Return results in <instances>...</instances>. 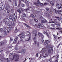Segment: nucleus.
I'll list each match as a JSON object with an SVG mask.
<instances>
[{"instance_id":"f257e3e1","label":"nucleus","mask_w":62,"mask_h":62,"mask_svg":"<svg viewBox=\"0 0 62 62\" xmlns=\"http://www.w3.org/2000/svg\"><path fill=\"white\" fill-rule=\"evenodd\" d=\"M18 37H19L21 39H20V43H23L24 42V41L22 39V38H24V34L23 33H22L21 34L18 35Z\"/></svg>"},{"instance_id":"f03ea898","label":"nucleus","mask_w":62,"mask_h":62,"mask_svg":"<svg viewBox=\"0 0 62 62\" xmlns=\"http://www.w3.org/2000/svg\"><path fill=\"white\" fill-rule=\"evenodd\" d=\"M14 58L15 59V61H18L19 59V56L18 55V54L15 55L13 57V59H14Z\"/></svg>"},{"instance_id":"7ed1b4c3","label":"nucleus","mask_w":62,"mask_h":62,"mask_svg":"<svg viewBox=\"0 0 62 62\" xmlns=\"http://www.w3.org/2000/svg\"><path fill=\"white\" fill-rule=\"evenodd\" d=\"M37 2L38 3H36L35 4V5H36V6H39V5H40V6H43V4L41 3H40V2L39 1V0H38ZM39 3H40V4H39Z\"/></svg>"},{"instance_id":"20e7f679","label":"nucleus","mask_w":62,"mask_h":62,"mask_svg":"<svg viewBox=\"0 0 62 62\" xmlns=\"http://www.w3.org/2000/svg\"><path fill=\"white\" fill-rule=\"evenodd\" d=\"M13 18V19H12V21L13 22L15 21V19H17V15H16L15 17H14V15H13L12 16Z\"/></svg>"},{"instance_id":"39448f33","label":"nucleus","mask_w":62,"mask_h":62,"mask_svg":"<svg viewBox=\"0 0 62 62\" xmlns=\"http://www.w3.org/2000/svg\"><path fill=\"white\" fill-rule=\"evenodd\" d=\"M44 25L43 24L41 23H40L38 24V27L39 28L40 27H42Z\"/></svg>"},{"instance_id":"423d86ee","label":"nucleus","mask_w":62,"mask_h":62,"mask_svg":"<svg viewBox=\"0 0 62 62\" xmlns=\"http://www.w3.org/2000/svg\"><path fill=\"white\" fill-rule=\"evenodd\" d=\"M38 35L40 37L43 38L44 37V36L40 32H39L38 34Z\"/></svg>"},{"instance_id":"0eeeda50","label":"nucleus","mask_w":62,"mask_h":62,"mask_svg":"<svg viewBox=\"0 0 62 62\" xmlns=\"http://www.w3.org/2000/svg\"><path fill=\"white\" fill-rule=\"evenodd\" d=\"M29 23L30 24H32L34 23V21L32 19H31L29 21Z\"/></svg>"},{"instance_id":"6e6552de","label":"nucleus","mask_w":62,"mask_h":62,"mask_svg":"<svg viewBox=\"0 0 62 62\" xmlns=\"http://www.w3.org/2000/svg\"><path fill=\"white\" fill-rule=\"evenodd\" d=\"M44 44L46 45V47L47 48H51V46H49V47H48V43H47L46 41L44 43Z\"/></svg>"},{"instance_id":"1a4fd4ad","label":"nucleus","mask_w":62,"mask_h":62,"mask_svg":"<svg viewBox=\"0 0 62 62\" xmlns=\"http://www.w3.org/2000/svg\"><path fill=\"white\" fill-rule=\"evenodd\" d=\"M38 32V31H37L36 30H34L32 32L33 34H35V36H36L37 35V33Z\"/></svg>"},{"instance_id":"9d476101","label":"nucleus","mask_w":62,"mask_h":62,"mask_svg":"<svg viewBox=\"0 0 62 62\" xmlns=\"http://www.w3.org/2000/svg\"><path fill=\"white\" fill-rule=\"evenodd\" d=\"M18 39V37H16V38L15 39L13 43H15L17 42V40Z\"/></svg>"},{"instance_id":"9b49d317","label":"nucleus","mask_w":62,"mask_h":62,"mask_svg":"<svg viewBox=\"0 0 62 62\" xmlns=\"http://www.w3.org/2000/svg\"><path fill=\"white\" fill-rule=\"evenodd\" d=\"M11 24L12 25V26L13 27H14V26L15 25V23H14V22H12L11 23Z\"/></svg>"},{"instance_id":"f8f14e48","label":"nucleus","mask_w":62,"mask_h":62,"mask_svg":"<svg viewBox=\"0 0 62 62\" xmlns=\"http://www.w3.org/2000/svg\"><path fill=\"white\" fill-rule=\"evenodd\" d=\"M5 44V43L3 42H1L0 43V45L2 46V45H4Z\"/></svg>"},{"instance_id":"ddd939ff","label":"nucleus","mask_w":62,"mask_h":62,"mask_svg":"<svg viewBox=\"0 0 62 62\" xmlns=\"http://www.w3.org/2000/svg\"><path fill=\"white\" fill-rule=\"evenodd\" d=\"M31 37H30V36L28 39L25 40V41H29V40H31Z\"/></svg>"},{"instance_id":"4468645a","label":"nucleus","mask_w":62,"mask_h":62,"mask_svg":"<svg viewBox=\"0 0 62 62\" xmlns=\"http://www.w3.org/2000/svg\"><path fill=\"white\" fill-rule=\"evenodd\" d=\"M45 53V55L47 57V56H48V55L49 54H48V53L47 52H46V51H45L44 52Z\"/></svg>"},{"instance_id":"2eb2a0df","label":"nucleus","mask_w":62,"mask_h":62,"mask_svg":"<svg viewBox=\"0 0 62 62\" xmlns=\"http://www.w3.org/2000/svg\"><path fill=\"white\" fill-rule=\"evenodd\" d=\"M27 35L28 36L30 37V33L29 31H27Z\"/></svg>"},{"instance_id":"dca6fc26","label":"nucleus","mask_w":62,"mask_h":62,"mask_svg":"<svg viewBox=\"0 0 62 62\" xmlns=\"http://www.w3.org/2000/svg\"><path fill=\"white\" fill-rule=\"evenodd\" d=\"M21 4V1L19 0L18 5L17 6L18 7H20Z\"/></svg>"},{"instance_id":"f3484780","label":"nucleus","mask_w":62,"mask_h":62,"mask_svg":"<svg viewBox=\"0 0 62 62\" xmlns=\"http://www.w3.org/2000/svg\"><path fill=\"white\" fill-rule=\"evenodd\" d=\"M49 2L50 4H51V5H52V6H54V3H53V2L52 1H50Z\"/></svg>"},{"instance_id":"a211bd4d","label":"nucleus","mask_w":62,"mask_h":62,"mask_svg":"<svg viewBox=\"0 0 62 62\" xmlns=\"http://www.w3.org/2000/svg\"><path fill=\"white\" fill-rule=\"evenodd\" d=\"M15 4V6H17V1L16 0H14Z\"/></svg>"},{"instance_id":"6ab92c4d","label":"nucleus","mask_w":62,"mask_h":62,"mask_svg":"<svg viewBox=\"0 0 62 62\" xmlns=\"http://www.w3.org/2000/svg\"><path fill=\"white\" fill-rule=\"evenodd\" d=\"M30 16L31 17H32V18H34V17H35V16L34 15H33V14L31 15Z\"/></svg>"},{"instance_id":"aec40b11","label":"nucleus","mask_w":62,"mask_h":62,"mask_svg":"<svg viewBox=\"0 0 62 62\" xmlns=\"http://www.w3.org/2000/svg\"><path fill=\"white\" fill-rule=\"evenodd\" d=\"M61 10H58L57 11V13L58 14H59L60 13V12H61Z\"/></svg>"},{"instance_id":"412c9836","label":"nucleus","mask_w":62,"mask_h":62,"mask_svg":"<svg viewBox=\"0 0 62 62\" xmlns=\"http://www.w3.org/2000/svg\"><path fill=\"white\" fill-rule=\"evenodd\" d=\"M43 20H41V22L42 23H46L45 21L43 19Z\"/></svg>"},{"instance_id":"4be33fe9","label":"nucleus","mask_w":62,"mask_h":62,"mask_svg":"<svg viewBox=\"0 0 62 62\" xmlns=\"http://www.w3.org/2000/svg\"><path fill=\"white\" fill-rule=\"evenodd\" d=\"M18 48L19 47H18L17 46L15 48V49L16 50H19V49Z\"/></svg>"},{"instance_id":"5701e85b","label":"nucleus","mask_w":62,"mask_h":62,"mask_svg":"<svg viewBox=\"0 0 62 62\" xmlns=\"http://www.w3.org/2000/svg\"><path fill=\"white\" fill-rule=\"evenodd\" d=\"M43 5H44L46 6V5H48V3L46 2H45L43 3Z\"/></svg>"},{"instance_id":"b1692460","label":"nucleus","mask_w":62,"mask_h":62,"mask_svg":"<svg viewBox=\"0 0 62 62\" xmlns=\"http://www.w3.org/2000/svg\"><path fill=\"white\" fill-rule=\"evenodd\" d=\"M19 31L18 30H17V28H16L15 31V33H17L18 31Z\"/></svg>"},{"instance_id":"393cba45","label":"nucleus","mask_w":62,"mask_h":62,"mask_svg":"<svg viewBox=\"0 0 62 62\" xmlns=\"http://www.w3.org/2000/svg\"><path fill=\"white\" fill-rule=\"evenodd\" d=\"M22 52L23 53H25L26 52V50L25 49H23V50Z\"/></svg>"},{"instance_id":"a878e982","label":"nucleus","mask_w":62,"mask_h":62,"mask_svg":"<svg viewBox=\"0 0 62 62\" xmlns=\"http://www.w3.org/2000/svg\"><path fill=\"white\" fill-rule=\"evenodd\" d=\"M4 8H5V5H3L1 8L2 10H3V9Z\"/></svg>"},{"instance_id":"bb28decb","label":"nucleus","mask_w":62,"mask_h":62,"mask_svg":"<svg viewBox=\"0 0 62 62\" xmlns=\"http://www.w3.org/2000/svg\"><path fill=\"white\" fill-rule=\"evenodd\" d=\"M23 16L25 17V16H26V15H25V14L24 13H23Z\"/></svg>"},{"instance_id":"cd10ccee","label":"nucleus","mask_w":62,"mask_h":62,"mask_svg":"<svg viewBox=\"0 0 62 62\" xmlns=\"http://www.w3.org/2000/svg\"><path fill=\"white\" fill-rule=\"evenodd\" d=\"M6 21L7 22H9V20L8 18L6 19Z\"/></svg>"},{"instance_id":"c85d7f7f","label":"nucleus","mask_w":62,"mask_h":62,"mask_svg":"<svg viewBox=\"0 0 62 62\" xmlns=\"http://www.w3.org/2000/svg\"><path fill=\"white\" fill-rule=\"evenodd\" d=\"M32 25H33V26L35 27H38V25L36 24H35V25H33V24Z\"/></svg>"},{"instance_id":"c756f323","label":"nucleus","mask_w":62,"mask_h":62,"mask_svg":"<svg viewBox=\"0 0 62 62\" xmlns=\"http://www.w3.org/2000/svg\"><path fill=\"white\" fill-rule=\"evenodd\" d=\"M56 6L58 8L59 7L60 5L58 3H57L56 4Z\"/></svg>"},{"instance_id":"7c9ffc66","label":"nucleus","mask_w":62,"mask_h":62,"mask_svg":"<svg viewBox=\"0 0 62 62\" xmlns=\"http://www.w3.org/2000/svg\"><path fill=\"white\" fill-rule=\"evenodd\" d=\"M34 20L35 22L36 23H37V22H38V21L36 19H34Z\"/></svg>"},{"instance_id":"2f4dec72","label":"nucleus","mask_w":62,"mask_h":62,"mask_svg":"<svg viewBox=\"0 0 62 62\" xmlns=\"http://www.w3.org/2000/svg\"><path fill=\"white\" fill-rule=\"evenodd\" d=\"M48 52L49 54H50V53H51V49H49L48 50Z\"/></svg>"},{"instance_id":"473e14b6","label":"nucleus","mask_w":62,"mask_h":62,"mask_svg":"<svg viewBox=\"0 0 62 62\" xmlns=\"http://www.w3.org/2000/svg\"><path fill=\"white\" fill-rule=\"evenodd\" d=\"M58 57H59V55H57L56 56V58H58Z\"/></svg>"},{"instance_id":"72a5a7b5","label":"nucleus","mask_w":62,"mask_h":62,"mask_svg":"<svg viewBox=\"0 0 62 62\" xmlns=\"http://www.w3.org/2000/svg\"><path fill=\"white\" fill-rule=\"evenodd\" d=\"M9 27L10 28H11V27H13L12 25L10 24L9 25Z\"/></svg>"},{"instance_id":"f704fd0d","label":"nucleus","mask_w":62,"mask_h":62,"mask_svg":"<svg viewBox=\"0 0 62 62\" xmlns=\"http://www.w3.org/2000/svg\"><path fill=\"white\" fill-rule=\"evenodd\" d=\"M46 34L48 37V38H50V36H49V34H48V33H46Z\"/></svg>"},{"instance_id":"c9c22d12","label":"nucleus","mask_w":62,"mask_h":62,"mask_svg":"<svg viewBox=\"0 0 62 62\" xmlns=\"http://www.w3.org/2000/svg\"><path fill=\"white\" fill-rule=\"evenodd\" d=\"M21 6L22 7H23L24 6V5L22 3L21 4Z\"/></svg>"},{"instance_id":"e433bc0d","label":"nucleus","mask_w":62,"mask_h":62,"mask_svg":"<svg viewBox=\"0 0 62 62\" xmlns=\"http://www.w3.org/2000/svg\"><path fill=\"white\" fill-rule=\"evenodd\" d=\"M4 35L5 36H7V32H6V31L4 32Z\"/></svg>"},{"instance_id":"4c0bfd02","label":"nucleus","mask_w":62,"mask_h":62,"mask_svg":"<svg viewBox=\"0 0 62 62\" xmlns=\"http://www.w3.org/2000/svg\"><path fill=\"white\" fill-rule=\"evenodd\" d=\"M39 17L40 18V19H43V17H42V16H39Z\"/></svg>"},{"instance_id":"58836bf2","label":"nucleus","mask_w":62,"mask_h":62,"mask_svg":"<svg viewBox=\"0 0 62 62\" xmlns=\"http://www.w3.org/2000/svg\"><path fill=\"white\" fill-rule=\"evenodd\" d=\"M11 12L12 13H13L14 12V11H13V9H11Z\"/></svg>"},{"instance_id":"ea45409f","label":"nucleus","mask_w":62,"mask_h":62,"mask_svg":"<svg viewBox=\"0 0 62 62\" xmlns=\"http://www.w3.org/2000/svg\"><path fill=\"white\" fill-rule=\"evenodd\" d=\"M51 25L52 26H53V27H54V26H55V25H54L53 24H51Z\"/></svg>"},{"instance_id":"a19ab883","label":"nucleus","mask_w":62,"mask_h":62,"mask_svg":"<svg viewBox=\"0 0 62 62\" xmlns=\"http://www.w3.org/2000/svg\"><path fill=\"white\" fill-rule=\"evenodd\" d=\"M21 0L22 1H23V2H24L25 3L26 2V1H25V0Z\"/></svg>"},{"instance_id":"79ce46f5","label":"nucleus","mask_w":62,"mask_h":62,"mask_svg":"<svg viewBox=\"0 0 62 62\" xmlns=\"http://www.w3.org/2000/svg\"><path fill=\"white\" fill-rule=\"evenodd\" d=\"M37 45L38 47H39V43H37Z\"/></svg>"},{"instance_id":"37998d69","label":"nucleus","mask_w":62,"mask_h":62,"mask_svg":"<svg viewBox=\"0 0 62 62\" xmlns=\"http://www.w3.org/2000/svg\"><path fill=\"white\" fill-rule=\"evenodd\" d=\"M46 10L47 11H49V9L48 8H46Z\"/></svg>"},{"instance_id":"c03bdc74","label":"nucleus","mask_w":62,"mask_h":62,"mask_svg":"<svg viewBox=\"0 0 62 62\" xmlns=\"http://www.w3.org/2000/svg\"><path fill=\"white\" fill-rule=\"evenodd\" d=\"M46 42L47 43H50V41L49 40L46 41Z\"/></svg>"},{"instance_id":"a18cd8bd","label":"nucleus","mask_w":62,"mask_h":62,"mask_svg":"<svg viewBox=\"0 0 62 62\" xmlns=\"http://www.w3.org/2000/svg\"><path fill=\"white\" fill-rule=\"evenodd\" d=\"M7 11L8 13H9V12L10 11L8 10H7Z\"/></svg>"},{"instance_id":"49530a36","label":"nucleus","mask_w":62,"mask_h":62,"mask_svg":"<svg viewBox=\"0 0 62 62\" xmlns=\"http://www.w3.org/2000/svg\"><path fill=\"white\" fill-rule=\"evenodd\" d=\"M9 20L12 19V18H11V16H9Z\"/></svg>"},{"instance_id":"de8ad7c7","label":"nucleus","mask_w":62,"mask_h":62,"mask_svg":"<svg viewBox=\"0 0 62 62\" xmlns=\"http://www.w3.org/2000/svg\"><path fill=\"white\" fill-rule=\"evenodd\" d=\"M13 40V39H12V38H10V41H12Z\"/></svg>"},{"instance_id":"09e8293b","label":"nucleus","mask_w":62,"mask_h":62,"mask_svg":"<svg viewBox=\"0 0 62 62\" xmlns=\"http://www.w3.org/2000/svg\"><path fill=\"white\" fill-rule=\"evenodd\" d=\"M0 31H1V32L3 31V29L2 28H1L0 29Z\"/></svg>"},{"instance_id":"8fccbe9b","label":"nucleus","mask_w":62,"mask_h":62,"mask_svg":"<svg viewBox=\"0 0 62 62\" xmlns=\"http://www.w3.org/2000/svg\"><path fill=\"white\" fill-rule=\"evenodd\" d=\"M5 9H6V10H8V7H5Z\"/></svg>"},{"instance_id":"3c124183","label":"nucleus","mask_w":62,"mask_h":62,"mask_svg":"<svg viewBox=\"0 0 62 62\" xmlns=\"http://www.w3.org/2000/svg\"><path fill=\"white\" fill-rule=\"evenodd\" d=\"M53 36H54V38H55V39H56V37L55 36V35H53Z\"/></svg>"},{"instance_id":"603ef678","label":"nucleus","mask_w":62,"mask_h":62,"mask_svg":"<svg viewBox=\"0 0 62 62\" xmlns=\"http://www.w3.org/2000/svg\"><path fill=\"white\" fill-rule=\"evenodd\" d=\"M41 40L43 42H44V40H43V39L42 38L41 39Z\"/></svg>"},{"instance_id":"864d4df0","label":"nucleus","mask_w":62,"mask_h":62,"mask_svg":"<svg viewBox=\"0 0 62 62\" xmlns=\"http://www.w3.org/2000/svg\"><path fill=\"white\" fill-rule=\"evenodd\" d=\"M38 54H39V53H37L36 54V56H37V57H38Z\"/></svg>"},{"instance_id":"5fc2aeb1","label":"nucleus","mask_w":62,"mask_h":62,"mask_svg":"<svg viewBox=\"0 0 62 62\" xmlns=\"http://www.w3.org/2000/svg\"><path fill=\"white\" fill-rule=\"evenodd\" d=\"M25 25L27 27H29V26H28V25H27L26 24H25Z\"/></svg>"},{"instance_id":"6e6d98bb","label":"nucleus","mask_w":62,"mask_h":62,"mask_svg":"<svg viewBox=\"0 0 62 62\" xmlns=\"http://www.w3.org/2000/svg\"><path fill=\"white\" fill-rule=\"evenodd\" d=\"M50 28L51 29H52V30H54V29H55V28Z\"/></svg>"},{"instance_id":"4d7b16f0","label":"nucleus","mask_w":62,"mask_h":62,"mask_svg":"<svg viewBox=\"0 0 62 62\" xmlns=\"http://www.w3.org/2000/svg\"><path fill=\"white\" fill-rule=\"evenodd\" d=\"M51 62V59H50L48 61V62Z\"/></svg>"},{"instance_id":"13d9d810","label":"nucleus","mask_w":62,"mask_h":62,"mask_svg":"<svg viewBox=\"0 0 62 62\" xmlns=\"http://www.w3.org/2000/svg\"><path fill=\"white\" fill-rule=\"evenodd\" d=\"M54 62H58V60H55Z\"/></svg>"},{"instance_id":"bf43d9fd","label":"nucleus","mask_w":62,"mask_h":62,"mask_svg":"<svg viewBox=\"0 0 62 62\" xmlns=\"http://www.w3.org/2000/svg\"><path fill=\"white\" fill-rule=\"evenodd\" d=\"M17 11H18V12H19V13H21V11H20V10H17Z\"/></svg>"},{"instance_id":"052dcab7","label":"nucleus","mask_w":62,"mask_h":62,"mask_svg":"<svg viewBox=\"0 0 62 62\" xmlns=\"http://www.w3.org/2000/svg\"><path fill=\"white\" fill-rule=\"evenodd\" d=\"M34 43L35 45H36V44H37V42L36 41H35Z\"/></svg>"},{"instance_id":"680f3d73","label":"nucleus","mask_w":62,"mask_h":62,"mask_svg":"<svg viewBox=\"0 0 62 62\" xmlns=\"http://www.w3.org/2000/svg\"><path fill=\"white\" fill-rule=\"evenodd\" d=\"M62 19L61 18H59L58 20L59 21H60V20H62Z\"/></svg>"},{"instance_id":"e2e57ef3","label":"nucleus","mask_w":62,"mask_h":62,"mask_svg":"<svg viewBox=\"0 0 62 62\" xmlns=\"http://www.w3.org/2000/svg\"><path fill=\"white\" fill-rule=\"evenodd\" d=\"M20 41H18V43H17V44H20Z\"/></svg>"},{"instance_id":"0e129e2a","label":"nucleus","mask_w":62,"mask_h":62,"mask_svg":"<svg viewBox=\"0 0 62 62\" xmlns=\"http://www.w3.org/2000/svg\"><path fill=\"white\" fill-rule=\"evenodd\" d=\"M8 58H7V62H9V61H9V60H8Z\"/></svg>"},{"instance_id":"69168bd1","label":"nucleus","mask_w":62,"mask_h":62,"mask_svg":"<svg viewBox=\"0 0 62 62\" xmlns=\"http://www.w3.org/2000/svg\"><path fill=\"white\" fill-rule=\"evenodd\" d=\"M62 8V7L61 6H60L58 8V9H60V8Z\"/></svg>"},{"instance_id":"338daca9","label":"nucleus","mask_w":62,"mask_h":62,"mask_svg":"<svg viewBox=\"0 0 62 62\" xmlns=\"http://www.w3.org/2000/svg\"><path fill=\"white\" fill-rule=\"evenodd\" d=\"M43 57H44V58H46V57H47V56H43Z\"/></svg>"},{"instance_id":"774afa93","label":"nucleus","mask_w":62,"mask_h":62,"mask_svg":"<svg viewBox=\"0 0 62 62\" xmlns=\"http://www.w3.org/2000/svg\"><path fill=\"white\" fill-rule=\"evenodd\" d=\"M27 7H28L29 6V3H27Z\"/></svg>"}]
</instances>
